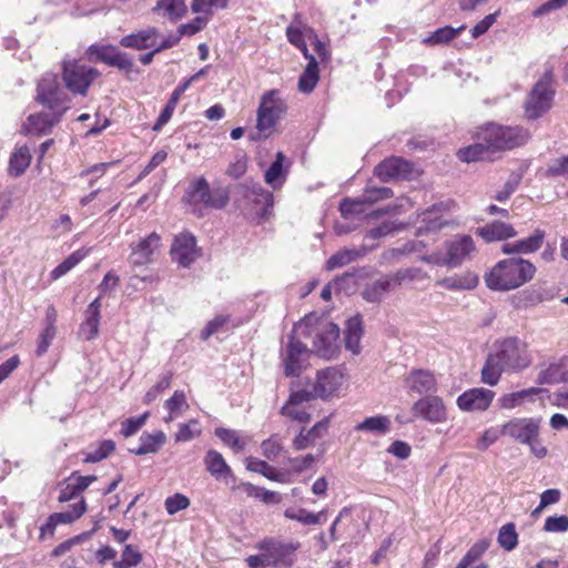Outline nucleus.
I'll use <instances>...</instances> for the list:
<instances>
[{
	"mask_svg": "<svg viewBox=\"0 0 568 568\" xmlns=\"http://www.w3.org/2000/svg\"><path fill=\"white\" fill-rule=\"evenodd\" d=\"M530 363L531 357L525 342L517 337L505 338L494 344V349L481 369V381L494 386L499 382L503 372H519Z\"/></svg>",
	"mask_w": 568,
	"mask_h": 568,
	"instance_id": "obj_1",
	"label": "nucleus"
},
{
	"mask_svg": "<svg viewBox=\"0 0 568 568\" xmlns=\"http://www.w3.org/2000/svg\"><path fill=\"white\" fill-rule=\"evenodd\" d=\"M536 267L527 260L509 257L499 261L486 275L488 288L498 292L516 290L532 280Z\"/></svg>",
	"mask_w": 568,
	"mask_h": 568,
	"instance_id": "obj_2",
	"label": "nucleus"
},
{
	"mask_svg": "<svg viewBox=\"0 0 568 568\" xmlns=\"http://www.w3.org/2000/svg\"><path fill=\"white\" fill-rule=\"evenodd\" d=\"M298 547V542L267 537L256 544L258 554L248 556L245 562L250 568H290L296 560Z\"/></svg>",
	"mask_w": 568,
	"mask_h": 568,
	"instance_id": "obj_3",
	"label": "nucleus"
},
{
	"mask_svg": "<svg viewBox=\"0 0 568 568\" xmlns=\"http://www.w3.org/2000/svg\"><path fill=\"white\" fill-rule=\"evenodd\" d=\"M294 333L305 337L314 335L313 348L321 357L331 358L338 351V326L326 320H320L313 314L306 315L298 322L294 326Z\"/></svg>",
	"mask_w": 568,
	"mask_h": 568,
	"instance_id": "obj_4",
	"label": "nucleus"
},
{
	"mask_svg": "<svg viewBox=\"0 0 568 568\" xmlns=\"http://www.w3.org/2000/svg\"><path fill=\"white\" fill-rule=\"evenodd\" d=\"M287 111L286 102L277 90H270L261 97L256 111V124L248 132L251 141L266 140L276 131L278 122Z\"/></svg>",
	"mask_w": 568,
	"mask_h": 568,
	"instance_id": "obj_5",
	"label": "nucleus"
},
{
	"mask_svg": "<svg viewBox=\"0 0 568 568\" xmlns=\"http://www.w3.org/2000/svg\"><path fill=\"white\" fill-rule=\"evenodd\" d=\"M478 139L487 143L491 152H496L526 144L530 139V133L523 126L489 122L478 129Z\"/></svg>",
	"mask_w": 568,
	"mask_h": 568,
	"instance_id": "obj_6",
	"label": "nucleus"
},
{
	"mask_svg": "<svg viewBox=\"0 0 568 568\" xmlns=\"http://www.w3.org/2000/svg\"><path fill=\"white\" fill-rule=\"evenodd\" d=\"M184 197L194 212L200 210V206L221 210L229 202L227 192L222 189L212 191L203 176L196 178L190 183Z\"/></svg>",
	"mask_w": 568,
	"mask_h": 568,
	"instance_id": "obj_7",
	"label": "nucleus"
},
{
	"mask_svg": "<svg viewBox=\"0 0 568 568\" xmlns=\"http://www.w3.org/2000/svg\"><path fill=\"white\" fill-rule=\"evenodd\" d=\"M445 247V254L440 252H434L427 256H424L423 260L427 263L439 266L447 265L449 267H457L463 262L468 260L476 250L475 242L470 235L456 236L453 240L446 242Z\"/></svg>",
	"mask_w": 568,
	"mask_h": 568,
	"instance_id": "obj_8",
	"label": "nucleus"
},
{
	"mask_svg": "<svg viewBox=\"0 0 568 568\" xmlns=\"http://www.w3.org/2000/svg\"><path fill=\"white\" fill-rule=\"evenodd\" d=\"M241 199L237 200L239 207L257 219L267 216L273 206V194L264 190L258 183L242 184L240 186Z\"/></svg>",
	"mask_w": 568,
	"mask_h": 568,
	"instance_id": "obj_9",
	"label": "nucleus"
},
{
	"mask_svg": "<svg viewBox=\"0 0 568 568\" xmlns=\"http://www.w3.org/2000/svg\"><path fill=\"white\" fill-rule=\"evenodd\" d=\"M36 100L58 115L69 109L70 99L60 87L55 74H45L38 83Z\"/></svg>",
	"mask_w": 568,
	"mask_h": 568,
	"instance_id": "obj_10",
	"label": "nucleus"
},
{
	"mask_svg": "<svg viewBox=\"0 0 568 568\" xmlns=\"http://www.w3.org/2000/svg\"><path fill=\"white\" fill-rule=\"evenodd\" d=\"M554 94L552 75L547 72L534 85L527 98L525 103L526 116L530 120L540 118L551 108Z\"/></svg>",
	"mask_w": 568,
	"mask_h": 568,
	"instance_id": "obj_11",
	"label": "nucleus"
},
{
	"mask_svg": "<svg viewBox=\"0 0 568 568\" xmlns=\"http://www.w3.org/2000/svg\"><path fill=\"white\" fill-rule=\"evenodd\" d=\"M99 74L97 69L75 60L63 62V81L72 93L85 95Z\"/></svg>",
	"mask_w": 568,
	"mask_h": 568,
	"instance_id": "obj_12",
	"label": "nucleus"
},
{
	"mask_svg": "<svg viewBox=\"0 0 568 568\" xmlns=\"http://www.w3.org/2000/svg\"><path fill=\"white\" fill-rule=\"evenodd\" d=\"M344 382V374L336 367H327L318 371L312 392L313 399L317 397L328 399L331 397L338 396Z\"/></svg>",
	"mask_w": 568,
	"mask_h": 568,
	"instance_id": "obj_13",
	"label": "nucleus"
},
{
	"mask_svg": "<svg viewBox=\"0 0 568 568\" xmlns=\"http://www.w3.org/2000/svg\"><path fill=\"white\" fill-rule=\"evenodd\" d=\"M414 418L426 420L430 424H440L447 420V408L438 396H424L412 406Z\"/></svg>",
	"mask_w": 568,
	"mask_h": 568,
	"instance_id": "obj_14",
	"label": "nucleus"
},
{
	"mask_svg": "<svg viewBox=\"0 0 568 568\" xmlns=\"http://www.w3.org/2000/svg\"><path fill=\"white\" fill-rule=\"evenodd\" d=\"M312 400V392L305 389L293 392L286 404L282 407L281 413L297 423H307L311 418L310 407Z\"/></svg>",
	"mask_w": 568,
	"mask_h": 568,
	"instance_id": "obj_15",
	"label": "nucleus"
},
{
	"mask_svg": "<svg viewBox=\"0 0 568 568\" xmlns=\"http://www.w3.org/2000/svg\"><path fill=\"white\" fill-rule=\"evenodd\" d=\"M172 260L183 267H189L200 256L195 237L191 233L175 236L171 247Z\"/></svg>",
	"mask_w": 568,
	"mask_h": 568,
	"instance_id": "obj_16",
	"label": "nucleus"
},
{
	"mask_svg": "<svg viewBox=\"0 0 568 568\" xmlns=\"http://www.w3.org/2000/svg\"><path fill=\"white\" fill-rule=\"evenodd\" d=\"M539 420L534 418H514L503 425L504 436L519 442L520 444L530 443L538 438Z\"/></svg>",
	"mask_w": 568,
	"mask_h": 568,
	"instance_id": "obj_17",
	"label": "nucleus"
},
{
	"mask_svg": "<svg viewBox=\"0 0 568 568\" xmlns=\"http://www.w3.org/2000/svg\"><path fill=\"white\" fill-rule=\"evenodd\" d=\"M403 385L409 394L424 395L437 390V381L427 369H412L404 376Z\"/></svg>",
	"mask_w": 568,
	"mask_h": 568,
	"instance_id": "obj_18",
	"label": "nucleus"
},
{
	"mask_svg": "<svg viewBox=\"0 0 568 568\" xmlns=\"http://www.w3.org/2000/svg\"><path fill=\"white\" fill-rule=\"evenodd\" d=\"M494 397L495 393L490 389L471 388L458 396L457 406L464 412H484L490 406Z\"/></svg>",
	"mask_w": 568,
	"mask_h": 568,
	"instance_id": "obj_19",
	"label": "nucleus"
},
{
	"mask_svg": "<svg viewBox=\"0 0 568 568\" xmlns=\"http://www.w3.org/2000/svg\"><path fill=\"white\" fill-rule=\"evenodd\" d=\"M307 356V348L297 341L295 336H291L290 341L282 353L284 373L286 376H296L303 367V363Z\"/></svg>",
	"mask_w": 568,
	"mask_h": 568,
	"instance_id": "obj_20",
	"label": "nucleus"
},
{
	"mask_svg": "<svg viewBox=\"0 0 568 568\" xmlns=\"http://www.w3.org/2000/svg\"><path fill=\"white\" fill-rule=\"evenodd\" d=\"M447 210L448 204L439 202L423 211L418 215L420 224L417 226V233L436 232L444 227L448 223Z\"/></svg>",
	"mask_w": 568,
	"mask_h": 568,
	"instance_id": "obj_21",
	"label": "nucleus"
},
{
	"mask_svg": "<svg viewBox=\"0 0 568 568\" xmlns=\"http://www.w3.org/2000/svg\"><path fill=\"white\" fill-rule=\"evenodd\" d=\"M160 245V235L155 232H152L132 247L130 262L133 265H145L151 263L153 261L154 254L159 251Z\"/></svg>",
	"mask_w": 568,
	"mask_h": 568,
	"instance_id": "obj_22",
	"label": "nucleus"
},
{
	"mask_svg": "<svg viewBox=\"0 0 568 568\" xmlns=\"http://www.w3.org/2000/svg\"><path fill=\"white\" fill-rule=\"evenodd\" d=\"M410 163L402 158H389L375 168V175L383 182L393 179H406L410 173Z\"/></svg>",
	"mask_w": 568,
	"mask_h": 568,
	"instance_id": "obj_23",
	"label": "nucleus"
},
{
	"mask_svg": "<svg viewBox=\"0 0 568 568\" xmlns=\"http://www.w3.org/2000/svg\"><path fill=\"white\" fill-rule=\"evenodd\" d=\"M101 318V302L100 296L92 301L85 312L84 321L79 327V335L85 341L94 339L99 334V325Z\"/></svg>",
	"mask_w": 568,
	"mask_h": 568,
	"instance_id": "obj_24",
	"label": "nucleus"
},
{
	"mask_svg": "<svg viewBox=\"0 0 568 568\" xmlns=\"http://www.w3.org/2000/svg\"><path fill=\"white\" fill-rule=\"evenodd\" d=\"M160 33L156 28H148L123 37L120 44L124 48L145 50L158 45Z\"/></svg>",
	"mask_w": 568,
	"mask_h": 568,
	"instance_id": "obj_25",
	"label": "nucleus"
},
{
	"mask_svg": "<svg viewBox=\"0 0 568 568\" xmlns=\"http://www.w3.org/2000/svg\"><path fill=\"white\" fill-rule=\"evenodd\" d=\"M62 115L55 112H40L28 116L23 128L29 134H48Z\"/></svg>",
	"mask_w": 568,
	"mask_h": 568,
	"instance_id": "obj_26",
	"label": "nucleus"
},
{
	"mask_svg": "<svg viewBox=\"0 0 568 568\" xmlns=\"http://www.w3.org/2000/svg\"><path fill=\"white\" fill-rule=\"evenodd\" d=\"M545 240V232L536 230L530 236L513 242L505 243L501 247L505 254H530L538 251Z\"/></svg>",
	"mask_w": 568,
	"mask_h": 568,
	"instance_id": "obj_27",
	"label": "nucleus"
},
{
	"mask_svg": "<svg viewBox=\"0 0 568 568\" xmlns=\"http://www.w3.org/2000/svg\"><path fill=\"white\" fill-rule=\"evenodd\" d=\"M329 419L326 417L316 423L311 429H302L294 438L293 446L297 450L314 446L316 440L322 438L328 430Z\"/></svg>",
	"mask_w": 568,
	"mask_h": 568,
	"instance_id": "obj_28",
	"label": "nucleus"
},
{
	"mask_svg": "<svg viewBox=\"0 0 568 568\" xmlns=\"http://www.w3.org/2000/svg\"><path fill=\"white\" fill-rule=\"evenodd\" d=\"M476 233L486 242L503 241L516 235V231L513 225L500 221H494L478 227Z\"/></svg>",
	"mask_w": 568,
	"mask_h": 568,
	"instance_id": "obj_29",
	"label": "nucleus"
},
{
	"mask_svg": "<svg viewBox=\"0 0 568 568\" xmlns=\"http://www.w3.org/2000/svg\"><path fill=\"white\" fill-rule=\"evenodd\" d=\"M152 11L159 17L176 22L185 16L187 7L184 0H158Z\"/></svg>",
	"mask_w": 568,
	"mask_h": 568,
	"instance_id": "obj_30",
	"label": "nucleus"
},
{
	"mask_svg": "<svg viewBox=\"0 0 568 568\" xmlns=\"http://www.w3.org/2000/svg\"><path fill=\"white\" fill-rule=\"evenodd\" d=\"M204 464L206 470L217 480L234 478L231 467L227 465L222 454L216 450L210 449L206 453Z\"/></svg>",
	"mask_w": 568,
	"mask_h": 568,
	"instance_id": "obj_31",
	"label": "nucleus"
},
{
	"mask_svg": "<svg viewBox=\"0 0 568 568\" xmlns=\"http://www.w3.org/2000/svg\"><path fill=\"white\" fill-rule=\"evenodd\" d=\"M140 445L131 449L138 456L156 453L166 442V435L162 430L143 433L140 436Z\"/></svg>",
	"mask_w": 568,
	"mask_h": 568,
	"instance_id": "obj_32",
	"label": "nucleus"
},
{
	"mask_svg": "<svg viewBox=\"0 0 568 568\" xmlns=\"http://www.w3.org/2000/svg\"><path fill=\"white\" fill-rule=\"evenodd\" d=\"M395 285L390 278V276H383L379 280L368 284L364 291L362 292V296L365 301L369 303H378L381 302L385 295L395 290Z\"/></svg>",
	"mask_w": 568,
	"mask_h": 568,
	"instance_id": "obj_33",
	"label": "nucleus"
},
{
	"mask_svg": "<svg viewBox=\"0 0 568 568\" xmlns=\"http://www.w3.org/2000/svg\"><path fill=\"white\" fill-rule=\"evenodd\" d=\"M367 248L361 246L359 248H343L333 254L326 262V270L333 271L343 267L349 263L365 256Z\"/></svg>",
	"mask_w": 568,
	"mask_h": 568,
	"instance_id": "obj_34",
	"label": "nucleus"
},
{
	"mask_svg": "<svg viewBox=\"0 0 568 568\" xmlns=\"http://www.w3.org/2000/svg\"><path fill=\"white\" fill-rule=\"evenodd\" d=\"M545 392L546 389L544 388L530 387L519 392L509 393L500 398V406L506 409H511L525 402H534L537 395Z\"/></svg>",
	"mask_w": 568,
	"mask_h": 568,
	"instance_id": "obj_35",
	"label": "nucleus"
},
{
	"mask_svg": "<svg viewBox=\"0 0 568 568\" xmlns=\"http://www.w3.org/2000/svg\"><path fill=\"white\" fill-rule=\"evenodd\" d=\"M363 334L362 318L359 315L351 317L346 323L345 346L353 354L361 352V337Z\"/></svg>",
	"mask_w": 568,
	"mask_h": 568,
	"instance_id": "obj_36",
	"label": "nucleus"
},
{
	"mask_svg": "<svg viewBox=\"0 0 568 568\" xmlns=\"http://www.w3.org/2000/svg\"><path fill=\"white\" fill-rule=\"evenodd\" d=\"M438 285L446 290H474L478 285V276L473 272H465L445 277Z\"/></svg>",
	"mask_w": 568,
	"mask_h": 568,
	"instance_id": "obj_37",
	"label": "nucleus"
},
{
	"mask_svg": "<svg viewBox=\"0 0 568 568\" xmlns=\"http://www.w3.org/2000/svg\"><path fill=\"white\" fill-rule=\"evenodd\" d=\"M307 65L298 79V90L303 93H311L320 79L318 63L314 55H308Z\"/></svg>",
	"mask_w": 568,
	"mask_h": 568,
	"instance_id": "obj_38",
	"label": "nucleus"
},
{
	"mask_svg": "<svg viewBox=\"0 0 568 568\" xmlns=\"http://www.w3.org/2000/svg\"><path fill=\"white\" fill-rule=\"evenodd\" d=\"M287 519L298 521L303 525H322L326 520V510L323 509L318 513H310L304 508L291 507L284 511Z\"/></svg>",
	"mask_w": 568,
	"mask_h": 568,
	"instance_id": "obj_39",
	"label": "nucleus"
},
{
	"mask_svg": "<svg viewBox=\"0 0 568 568\" xmlns=\"http://www.w3.org/2000/svg\"><path fill=\"white\" fill-rule=\"evenodd\" d=\"M164 407L168 410V416L163 418L164 423L169 424L181 417L183 413L189 408L184 392L175 390L173 395L165 400Z\"/></svg>",
	"mask_w": 568,
	"mask_h": 568,
	"instance_id": "obj_40",
	"label": "nucleus"
},
{
	"mask_svg": "<svg viewBox=\"0 0 568 568\" xmlns=\"http://www.w3.org/2000/svg\"><path fill=\"white\" fill-rule=\"evenodd\" d=\"M239 488L248 497L256 498L267 505H276L282 501V495L280 493L267 490L250 483H242Z\"/></svg>",
	"mask_w": 568,
	"mask_h": 568,
	"instance_id": "obj_41",
	"label": "nucleus"
},
{
	"mask_svg": "<svg viewBox=\"0 0 568 568\" xmlns=\"http://www.w3.org/2000/svg\"><path fill=\"white\" fill-rule=\"evenodd\" d=\"M390 429V419L387 416L376 415L365 418L355 426V430L372 433L375 435H385Z\"/></svg>",
	"mask_w": 568,
	"mask_h": 568,
	"instance_id": "obj_42",
	"label": "nucleus"
},
{
	"mask_svg": "<svg viewBox=\"0 0 568 568\" xmlns=\"http://www.w3.org/2000/svg\"><path fill=\"white\" fill-rule=\"evenodd\" d=\"M284 161L285 155L282 152H277L275 161L265 172V182L273 189L280 187L285 181L286 171L283 168Z\"/></svg>",
	"mask_w": 568,
	"mask_h": 568,
	"instance_id": "obj_43",
	"label": "nucleus"
},
{
	"mask_svg": "<svg viewBox=\"0 0 568 568\" xmlns=\"http://www.w3.org/2000/svg\"><path fill=\"white\" fill-rule=\"evenodd\" d=\"M476 143L463 148L458 151L457 155L460 161L469 163L484 160L487 153L490 152V149L488 148L487 143L479 141L478 133L476 134Z\"/></svg>",
	"mask_w": 568,
	"mask_h": 568,
	"instance_id": "obj_44",
	"label": "nucleus"
},
{
	"mask_svg": "<svg viewBox=\"0 0 568 568\" xmlns=\"http://www.w3.org/2000/svg\"><path fill=\"white\" fill-rule=\"evenodd\" d=\"M88 250L81 248L70 254L62 263L52 270L51 277L58 280L65 275L88 255Z\"/></svg>",
	"mask_w": 568,
	"mask_h": 568,
	"instance_id": "obj_45",
	"label": "nucleus"
},
{
	"mask_svg": "<svg viewBox=\"0 0 568 568\" xmlns=\"http://www.w3.org/2000/svg\"><path fill=\"white\" fill-rule=\"evenodd\" d=\"M300 18H301V16L298 13H296L295 18H294V23H296V24H291L287 27L286 36H287V40L293 45L298 48L305 58H308V55H311V54L308 53L306 43L304 41V34H303L302 23L300 21Z\"/></svg>",
	"mask_w": 568,
	"mask_h": 568,
	"instance_id": "obj_46",
	"label": "nucleus"
},
{
	"mask_svg": "<svg viewBox=\"0 0 568 568\" xmlns=\"http://www.w3.org/2000/svg\"><path fill=\"white\" fill-rule=\"evenodd\" d=\"M85 510L87 504L82 498L77 504H73L69 510L54 513L51 515V517L57 525L71 524L74 520L79 519L84 514Z\"/></svg>",
	"mask_w": 568,
	"mask_h": 568,
	"instance_id": "obj_47",
	"label": "nucleus"
},
{
	"mask_svg": "<svg viewBox=\"0 0 568 568\" xmlns=\"http://www.w3.org/2000/svg\"><path fill=\"white\" fill-rule=\"evenodd\" d=\"M465 29L464 26L459 28H452V27H444L437 29L435 32H433L429 37L424 39V43L429 45H437L442 43H447L455 39L463 30Z\"/></svg>",
	"mask_w": 568,
	"mask_h": 568,
	"instance_id": "obj_48",
	"label": "nucleus"
},
{
	"mask_svg": "<svg viewBox=\"0 0 568 568\" xmlns=\"http://www.w3.org/2000/svg\"><path fill=\"white\" fill-rule=\"evenodd\" d=\"M366 204V201H363V195L357 199H344L339 204V211L346 220L355 216L359 217L365 213Z\"/></svg>",
	"mask_w": 568,
	"mask_h": 568,
	"instance_id": "obj_49",
	"label": "nucleus"
},
{
	"mask_svg": "<svg viewBox=\"0 0 568 568\" xmlns=\"http://www.w3.org/2000/svg\"><path fill=\"white\" fill-rule=\"evenodd\" d=\"M215 435L235 453L243 450L246 445V440L234 429L216 428Z\"/></svg>",
	"mask_w": 568,
	"mask_h": 568,
	"instance_id": "obj_50",
	"label": "nucleus"
},
{
	"mask_svg": "<svg viewBox=\"0 0 568 568\" xmlns=\"http://www.w3.org/2000/svg\"><path fill=\"white\" fill-rule=\"evenodd\" d=\"M31 161L30 151L27 146L19 148L10 158V171L14 175L22 174Z\"/></svg>",
	"mask_w": 568,
	"mask_h": 568,
	"instance_id": "obj_51",
	"label": "nucleus"
},
{
	"mask_svg": "<svg viewBox=\"0 0 568 568\" xmlns=\"http://www.w3.org/2000/svg\"><path fill=\"white\" fill-rule=\"evenodd\" d=\"M497 539H498L499 546L503 549H505L507 551L515 549L518 544V535L516 532L515 525L511 523L504 525L499 529Z\"/></svg>",
	"mask_w": 568,
	"mask_h": 568,
	"instance_id": "obj_52",
	"label": "nucleus"
},
{
	"mask_svg": "<svg viewBox=\"0 0 568 568\" xmlns=\"http://www.w3.org/2000/svg\"><path fill=\"white\" fill-rule=\"evenodd\" d=\"M227 0H193L191 9L195 13L211 16L217 9H224Z\"/></svg>",
	"mask_w": 568,
	"mask_h": 568,
	"instance_id": "obj_53",
	"label": "nucleus"
},
{
	"mask_svg": "<svg viewBox=\"0 0 568 568\" xmlns=\"http://www.w3.org/2000/svg\"><path fill=\"white\" fill-rule=\"evenodd\" d=\"M201 428L196 419H191L187 423L179 425V430L175 434L176 442H190L193 438L200 436Z\"/></svg>",
	"mask_w": 568,
	"mask_h": 568,
	"instance_id": "obj_54",
	"label": "nucleus"
},
{
	"mask_svg": "<svg viewBox=\"0 0 568 568\" xmlns=\"http://www.w3.org/2000/svg\"><path fill=\"white\" fill-rule=\"evenodd\" d=\"M114 443L112 440L101 442L97 448L87 453L84 457L85 463H97L106 458L114 450Z\"/></svg>",
	"mask_w": 568,
	"mask_h": 568,
	"instance_id": "obj_55",
	"label": "nucleus"
},
{
	"mask_svg": "<svg viewBox=\"0 0 568 568\" xmlns=\"http://www.w3.org/2000/svg\"><path fill=\"white\" fill-rule=\"evenodd\" d=\"M149 416H150V413L145 412L144 414H142L139 417H132V418L125 419L121 424V434L124 437H130V436L134 435L145 424Z\"/></svg>",
	"mask_w": 568,
	"mask_h": 568,
	"instance_id": "obj_56",
	"label": "nucleus"
},
{
	"mask_svg": "<svg viewBox=\"0 0 568 568\" xmlns=\"http://www.w3.org/2000/svg\"><path fill=\"white\" fill-rule=\"evenodd\" d=\"M164 506L169 515H175L190 506V499L185 495L178 493L168 497L164 501Z\"/></svg>",
	"mask_w": 568,
	"mask_h": 568,
	"instance_id": "obj_57",
	"label": "nucleus"
},
{
	"mask_svg": "<svg viewBox=\"0 0 568 568\" xmlns=\"http://www.w3.org/2000/svg\"><path fill=\"white\" fill-rule=\"evenodd\" d=\"M501 435H504L503 426L500 428L490 427L486 429L478 438L476 448L479 450H486L489 446L495 444Z\"/></svg>",
	"mask_w": 568,
	"mask_h": 568,
	"instance_id": "obj_58",
	"label": "nucleus"
},
{
	"mask_svg": "<svg viewBox=\"0 0 568 568\" xmlns=\"http://www.w3.org/2000/svg\"><path fill=\"white\" fill-rule=\"evenodd\" d=\"M363 195V201L367 204H374L379 200L389 199L393 196V191L389 187H366Z\"/></svg>",
	"mask_w": 568,
	"mask_h": 568,
	"instance_id": "obj_59",
	"label": "nucleus"
},
{
	"mask_svg": "<svg viewBox=\"0 0 568 568\" xmlns=\"http://www.w3.org/2000/svg\"><path fill=\"white\" fill-rule=\"evenodd\" d=\"M118 49L113 45H91L89 52L98 60L111 65Z\"/></svg>",
	"mask_w": 568,
	"mask_h": 568,
	"instance_id": "obj_60",
	"label": "nucleus"
},
{
	"mask_svg": "<svg viewBox=\"0 0 568 568\" xmlns=\"http://www.w3.org/2000/svg\"><path fill=\"white\" fill-rule=\"evenodd\" d=\"M489 542L487 540H479L474 544L470 549L463 557L462 561L470 567L477 559H479L484 552L488 549Z\"/></svg>",
	"mask_w": 568,
	"mask_h": 568,
	"instance_id": "obj_61",
	"label": "nucleus"
},
{
	"mask_svg": "<svg viewBox=\"0 0 568 568\" xmlns=\"http://www.w3.org/2000/svg\"><path fill=\"white\" fill-rule=\"evenodd\" d=\"M170 384L171 377L168 375L163 376L153 387L146 392L143 397V403L149 405L154 402L162 392L170 387Z\"/></svg>",
	"mask_w": 568,
	"mask_h": 568,
	"instance_id": "obj_62",
	"label": "nucleus"
},
{
	"mask_svg": "<svg viewBox=\"0 0 568 568\" xmlns=\"http://www.w3.org/2000/svg\"><path fill=\"white\" fill-rule=\"evenodd\" d=\"M544 529L548 532H565L568 530V517L550 516L545 520Z\"/></svg>",
	"mask_w": 568,
	"mask_h": 568,
	"instance_id": "obj_63",
	"label": "nucleus"
},
{
	"mask_svg": "<svg viewBox=\"0 0 568 568\" xmlns=\"http://www.w3.org/2000/svg\"><path fill=\"white\" fill-rule=\"evenodd\" d=\"M549 178H565L568 181V156L556 160L546 171Z\"/></svg>",
	"mask_w": 568,
	"mask_h": 568,
	"instance_id": "obj_64",
	"label": "nucleus"
}]
</instances>
